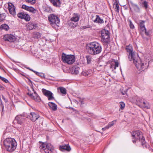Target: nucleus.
I'll return each instance as SVG.
<instances>
[{
	"label": "nucleus",
	"mask_w": 153,
	"mask_h": 153,
	"mask_svg": "<svg viewBox=\"0 0 153 153\" xmlns=\"http://www.w3.org/2000/svg\"><path fill=\"white\" fill-rule=\"evenodd\" d=\"M86 49L88 52L91 55H96L100 53L102 51L101 45L97 42L90 43L86 45Z\"/></svg>",
	"instance_id": "f257e3e1"
},
{
	"label": "nucleus",
	"mask_w": 153,
	"mask_h": 153,
	"mask_svg": "<svg viewBox=\"0 0 153 153\" xmlns=\"http://www.w3.org/2000/svg\"><path fill=\"white\" fill-rule=\"evenodd\" d=\"M132 59L133 63L135 65L137 70L142 71L147 68L149 65V61L145 60L141 61L137 56Z\"/></svg>",
	"instance_id": "f03ea898"
},
{
	"label": "nucleus",
	"mask_w": 153,
	"mask_h": 153,
	"mask_svg": "<svg viewBox=\"0 0 153 153\" xmlns=\"http://www.w3.org/2000/svg\"><path fill=\"white\" fill-rule=\"evenodd\" d=\"M4 144L7 151L12 152L16 149L17 145L15 140L11 138H6L4 141Z\"/></svg>",
	"instance_id": "7ed1b4c3"
},
{
	"label": "nucleus",
	"mask_w": 153,
	"mask_h": 153,
	"mask_svg": "<svg viewBox=\"0 0 153 153\" xmlns=\"http://www.w3.org/2000/svg\"><path fill=\"white\" fill-rule=\"evenodd\" d=\"M48 20L51 25L54 28H56L59 27L60 19L56 15L52 14L48 17Z\"/></svg>",
	"instance_id": "20e7f679"
},
{
	"label": "nucleus",
	"mask_w": 153,
	"mask_h": 153,
	"mask_svg": "<svg viewBox=\"0 0 153 153\" xmlns=\"http://www.w3.org/2000/svg\"><path fill=\"white\" fill-rule=\"evenodd\" d=\"M62 60L64 63L68 65L72 64L75 61L74 56L71 54H67L64 53H62Z\"/></svg>",
	"instance_id": "39448f33"
},
{
	"label": "nucleus",
	"mask_w": 153,
	"mask_h": 153,
	"mask_svg": "<svg viewBox=\"0 0 153 153\" xmlns=\"http://www.w3.org/2000/svg\"><path fill=\"white\" fill-rule=\"evenodd\" d=\"M131 134L135 139L139 140V141L141 142L142 146H143L145 145L146 142L144 137L143 135L142 132L138 130L132 132Z\"/></svg>",
	"instance_id": "423d86ee"
},
{
	"label": "nucleus",
	"mask_w": 153,
	"mask_h": 153,
	"mask_svg": "<svg viewBox=\"0 0 153 153\" xmlns=\"http://www.w3.org/2000/svg\"><path fill=\"white\" fill-rule=\"evenodd\" d=\"M102 41L104 44L108 43L110 42L109 32L108 30H103L101 31Z\"/></svg>",
	"instance_id": "0eeeda50"
},
{
	"label": "nucleus",
	"mask_w": 153,
	"mask_h": 153,
	"mask_svg": "<svg viewBox=\"0 0 153 153\" xmlns=\"http://www.w3.org/2000/svg\"><path fill=\"white\" fill-rule=\"evenodd\" d=\"M126 51L129 53L128 55V58L130 61L132 60V59L134 58L137 56L135 54V52L133 51V48L132 45H131L126 46Z\"/></svg>",
	"instance_id": "6e6552de"
},
{
	"label": "nucleus",
	"mask_w": 153,
	"mask_h": 153,
	"mask_svg": "<svg viewBox=\"0 0 153 153\" xmlns=\"http://www.w3.org/2000/svg\"><path fill=\"white\" fill-rule=\"evenodd\" d=\"M134 100H135L137 102V103H140V105H141L142 107L145 108L147 109L149 108H150V105L147 102H142V100L137 96H135L134 97Z\"/></svg>",
	"instance_id": "1a4fd4ad"
},
{
	"label": "nucleus",
	"mask_w": 153,
	"mask_h": 153,
	"mask_svg": "<svg viewBox=\"0 0 153 153\" xmlns=\"http://www.w3.org/2000/svg\"><path fill=\"white\" fill-rule=\"evenodd\" d=\"M15 121H16L18 125L21 126H23L25 125V120L21 115H18L16 116Z\"/></svg>",
	"instance_id": "9d476101"
},
{
	"label": "nucleus",
	"mask_w": 153,
	"mask_h": 153,
	"mask_svg": "<svg viewBox=\"0 0 153 153\" xmlns=\"http://www.w3.org/2000/svg\"><path fill=\"white\" fill-rule=\"evenodd\" d=\"M42 91L43 94L48 97V100H51L54 99L53 94L51 91L45 89H42Z\"/></svg>",
	"instance_id": "9b49d317"
},
{
	"label": "nucleus",
	"mask_w": 153,
	"mask_h": 153,
	"mask_svg": "<svg viewBox=\"0 0 153 153\" xmlns=\"http://www.w3.org/2000/svg\"><path fill=\"white\" fill-rule=\"evenodd\" d=\"M18 17L22 19H24L26 21H29L30 20V17L29 15L24 12H20L17 14Z\"/></svg>",
	"instance_id": "f8f14e48"
},
{
	"label": "nucleus",
	"mask_w": 153,
	"mask_h": 153,
	"mask_svg": "<svg viewBox=\"0 0 153 153\" xmlns=\"http://www.w3.org/2000/svg\"><path fill=\"white\" fill-rule=\"evenodd\" d=\"M8 9L10 14L14 16L16 15L15 8L13 4L11 3H8Z\"/></svg>",
	"instance_id": "ddd939ff"
},
{
	"label": "nucleus",
	"mask_w": 153,
	"mask_h": 153,
	"mask_svg": "<svg viewBox=\"0 0 153 153\" xmlns=\"http://www.w3.org/2000/svg\"><path fill=\"white\" fill-rule=\"evenodd\" d=\"M53 146L51 143H47L44 152L45 153H53Z\"/></svg>",
	"instance_id": "4468645a"
},
{
	"label": "nucleus",
	"mask_w": 153,
	"mask_h": 153,
	"mask_svg": "<svg viewBox=\"0 0 153 153\" xmlns=\"http://www.w3.org/2000/svg\"><path fill=\"white\" fill-rule=\"evenodd\" d=\"M22 8L32 13H36L37 10L34 8L31 7H29L25 4L22 6Z\"/></svg>",
	"instance_id": "2eb2a0df"
},
{
	"label": "nucleus",
	"mask_w": 153,
	"mask_h": 153,
	"mask_svg": "<svg viewBox=\"0 0 153 153\" xmlns=\"http://www.w3.org/2000/svg\"><path fill=\"white\" fill-rule=\"evenodd\" d=\"M3 39L4 40L10 42H14L15 40L14 36L12 35L8 34L5 35L3 38Z\"/></svg>",
	"instance_id": "dca6fc26"
},
{
	"label": "nucleus",
	"mask_w": 153,
	"mask_h": 153,
	"mask_svg": "<svg viewBox=\"0 0 153 153\" xmlns=\"http://www.w3.org/2000/svg\"><path fill=\"white\" fill-rule=\"evenodd\" d=\"M30 117L32 121L35 122L39 117V116L37 113L31 112L30 113Z\"/></svg>",
	"instance_id": "f3484780"
},
{
	"label": "nucleus",
	"mask_w": 153,
	"mask_h": 153,
	"mask_svg": "<svg viewBox=\"0 0 153 153\" xmlns=\"http://www.w3.org/2000/svg\"><path fill=\"white\" fill-rule=\"evenodd\" d=\"M29 96L36 101L39 102L40 100V97L38 95L36 92L33 94L32 93H29Z\"/></svg>",
	"instance_id": "a211bd4d"
},
{
	"label": "nucleus",
	"mask_w": 153,
	"mask_h": 153,
	"mask_svg": "<svg viewBox=\"0 0 153 153\" xmlns=\"http://www.w3.org/2000/svg\"><path fill=\"white\" fill-rule=\"evenodd\" d=\"M79 68L75 66L72 67L71 70V72L73 74H77L79 73Z\"/></svg>",
	"instance_id": "6ab92c4d"
},
{
	"label": "nucleus",
	"mask_w": 153,
	"mask_h": 153,
	"mask_svg": "<svg viewBox=\"0 0 153 153\" xmlns=\"http://www.w3.org/2000/svg\"><path fill=\"white\" fill-rule=\"evenodd\" d=\"M36 24L30 22H29L26 25L27 29L28 30H31L36 27Z\"/></svg>",
	"instance_id": "aec40b11"
},
{
	"label": "nucleus",
	"mask_w": 153,
	"mask_h": 153,
	"mask_svg": "<svg viewBox=\"0 0 153 153\" xmlns=\"http://www.w3.org/2000/svg\"><path fill=\"white\" fill-rule=\"evenodd\" d=\"M93 21L95 23H98L102 24L104 23L103 19H101L98 15L96 16V18Z\"/></svg>",
	"instance_id": "412c9836"
},
{
	"label": "nucleus",
	"mask_w": 153,
	"mask_h": 153,
	"mask_svg": "<svg viewBox=\"0 0 153 153\" xmlns=\"http://www.w3.org/2000/svg\"><path fill=\"white\" fill-rule=\"evenodd\" d=\"M59 149L60 150H65L68 152H69L71 148L68 144L62 146H60Z\"/></svg>",
	"instance_id": "4be33fe9"
},
{
	"label": "nucleus",
	"mask_w": 153,
	"mask_h": 153,
	"mask_svg": "<svg viewBox=\"0 0 153 153\" xmlns=\"http://www.w3.org/2000/svg\"><path fill=\"white\" fill-rule=\"evenodd\" d=\"M53 5L56 7H59L61 2L59 0H49Z\"/></svg>",
	"instance_id": "5701e85b"
},
{
	"label": "nucleus",
	"mask_w": 153,
	"mask_h": 153,
	"mask_svg": "<svg viewBox=\"0 0 153 153\" xmlns=\"http://www.w3.org/2000/svg\"><path fill=\"white\" fill-rule=\"evenodd\" d=\"M113 6L116 12L118 13L119 11V6L118 4L117 0H114L113 1Z\"/></svg>",
	"instance_id": "b1692460"
},
{
	"label": "nucleus",
	"mask_w": 153,
	"mask_h": 153,
	"mask_svg": "<svg viewBox=\"0 0 153 153\" xmlns=\"http://www.w3.org/2000/svg\"><path fill=\"white\" fill-rule=\"evenodd\" d=\"M50 108L52 110L55 111L57 109V106L54 103L50 102L48 103Z\"/></svg>",
	"instance_id": "393cba45"
},
{
	"label": "nucleus",
	"mask_w": 153,
	"mask_h": 153,
	"mask_svg": "<svg viewBox=\"0 0 153 153\" xmlns=\"http://www.w3.org/2000/svg\"><path fill=\"white\" fill-rule=\"evenodd\" d=\"M79 16L77 13H74L73 16L71 18V21L76 22L79 21Z\"/></svg>",
	"instance_id": "a878e982"
},
{
	"label": "nucleus",
	"mask_w": 153,
	"mask_h": 153,
	"mask_svg": "<svg viewBox=\"0 0 153 153\" xmlns=\"http://www.w3.org/2000/svg\"><path fill=\"white\" fill-rule=\"evenodd\" d=\"M131 4L132 7L135 12H140V8L137 4H134L132 2L131 3Z\"/></svg>",
	"instance_id": "bb28decb"
},
{
	"label": "nucleus",
	"mask_w": 153,
	"mask_h": 153,
	"mask_svg": "<svg viewBox=\"0 0 153 153\" xmlns=\"http://www.w3.org/2000/svg\"><path fill=\"white\" fill-rule=\"evenodd\" d=\"M139 26L141 29L142 31H144L146 30V28L145 26L144 23L145 22L143 20H139Z\"/></svg>",
	"instance_id": "cd10ccee"
},
{
	"label": "nucleus",
	"mask_w": 153,
	"mask_h": 153,
	"mask_svg": "<svg viewBox=\"0 0 153 153\" xmlns=\"http://www.w3.org/2000/svg\"><path fill=\"white\" fill-rule=\"evenodd\" d=\"M58 91L60 90V92L63 95H65L67 93V90L65 88L63 87H60L57 88Z\"/></svg>",
	"instance_id": "c85d7f7f"
},
{
	"label": "nucleus",
	"mask_w": 153,
	"mask_h": 153,
	"mask_svg": "<svg viewBox=\"0 0 153 153\" xmlns=\"http://www.w3.org/2000/svg\"><path fill=\"white\" fill-rule=\"evenodd\" d=\"M128 90V88H127L126 87H122L120 89V91L122 94L123 95L127 94V92Z\"/></svg>",
	"instance_id": "c756f323"
},
{
	"label": "nucleus",
	"mask_w": 153,
	"mask_h": 153,
	"mask_svg": "<svg viewBox=\"0 0 153 153\" xmlns=\"http://www.w3.org/2000/svg\"><path fill=\"white\" fill-rule=\"evenodd\" d=\"M39 143H40V146L39 148L40 149H42L44 151H45V149L46 147V144L47 143H42L41 142H39Z\"/></svg>",
	"instance_id": "7c9ffc66"
},
{
	"label": "nucleus",
	"mask_w": 153,
	"mask_h": 153,
	"mask_svg": "<svg viewBox=\"0 0 153 153\" xmlns=\"http://www.w3.org/2000/svg\"><path fill=\"white\" fill-rule=\"evenodd\" d=\"M28 92L27 94L29 95V93H32V94H33L34 93L36 92V91L34 90V88H33V87H28Z\"/></svg>",
	"instance_id": "2f4dec72"
},
{
	"label": "nucleus",
	"mask_w": 153,
	"mask_h": 153,
	"mask_svg": "<svg viewBox=\"0 0 153 153\" xmlns=\"http://www.w3.org/2000/svg\"><path fill=\"white\" fill-rule=\"evenodd\" d=\"M88 64H90L93 60L92 57L90 55L87 56H86Z\"/></svg>",
	"instance_id": "473e14b6"
},
{
	"label": "nucleus",
	"mask_w": 153,
	"mask_h": 153,
	"mask_svg": "<svg viewBox=\"0 0 153 153\" xmlns=\"http://www.w3.org/2000/svg\"><path fill=\"white\" fill-rule=\"evenodd\" d=\"M41 34L39 32H35L33 33V36L34 38L39 39L41 37Z\"/></svg>",
	"instance_id": "72a5a7b5"
},
{
	"label": "nucleus",
	"mask_w": 153,
	"mask_h": 153,
	"mask_svg": "<svg viewBox=\"0 0 153 153\" xmlns=\"http://www.w3.org/2000/svg\"><path fill=\"white\" fill-rule=\"evenodd\" d=\"M36 74L39 76H40L42 78H45V75L43 73H39L37 71L36 72Z\"/></svg>",
	"instance_id": "f704fd0d"
},
{
	"label": "nucleus",
	"mask_w": 153,
	"mask_h": 153,
	"mask_svg": "<svg viewBox=\"0 0 153 153\" xmlns=\"http://www.w3.org/2000/svg\"><path fill=\"white\" fill-rule=\"evenodd\" d=\"M0 28L5 30H7L9 29L8 26L6 24H2L0 27Z\"/></svg>",
	"instance_id": "c9c22d12"
},
{
	"label": "nucleus",
	"mask_w": 153,
	"mask_h": 153,
	"mask_svg": "<svg viewBox=\"0 0 153 153\" xmlns=\"http://www.w3.org/2000/svg\"><path fill=\"white\" fill-rule=\"evenodd\" d=\"M73 21H71V22L69 23V25L71 27H74L76 26L77 25V23L76 22L73 23Z\"/></svg>",
	"instance_id": "e433bc0d"
},
{
	"label": "nucleus",
	"mask_w": 153,
	"mask_h": 153,
	"mask_svg": "<svg viewBox=\"0 0 153 153\" xmlns=\"http://www.w3.org/2000/svg\"><path fill=\"white\" fill-rule=\"evenodd\" d=\"M120 109L121 110L124 109L125 107V104L122 102H120Z\"/></svg>",
	"instance_id": "4c0bfd02"
},
{
	"label": "nucleus",
	"mask_w": 153,
	"mask_h": 153,
	"mask_svg": "<svg viewBox=\"0 0 153 153\" xmlns=\"http://www.w3.org/2000/svg\"><path fill=\"white\" fill-rule=\"evenodd\" d=\"M115 122L116 120H114V121H113L110 123H109L107 125V127L106 128H109L111 127V126H113L114 124V122Z\"/></svg>",
	"instance_id": "58836bf2"
},
{
	"label": "nucleus",
	"mask_w": 153,
	"mask_h": 153,
	"mask_svg": "<svg viewBox=\"0 0 153 153\" xmlns=\"http://www.w3.org/2000/svg\"><path fill=\"white\" fill-rule=\"evenodd\" d=\"M142 4L146 9L148 8V2L146 1H144L142 3Z\"/></svg>",
	"instance_id": "ea45409f"
},
{
	"label": "nucleus",
	"mask_w": 153,
	"mask_h": 153,
	"mask_svg": "<svg viewBox=\"0 0 153 153\" xmlns=\"http://www.w3.org/2000/svg\"><path fill=\"white\" fill-rule=\"evenodd\" d=\"M25 1L32 4H33L36 3V1L34 0H25Z\"/></svg>",
	"instance_id": "a19ab883"
},
{
	"label": "nucleus",
	"mask_w": 153,
	"mask_h": 153,
	"mask_svg": "<svg viewBox=\"0 0 153 153\" xmlns=\"http://www.w3.org/2000/svg\"><path fill=\"white\" fill-rule=\"evenodd\" d=\"M109 67L110 69H111L112 71H113L114 70H115L116 69V68L114 64H113L112 63H110Z\"/></svg>",
	"instance_id": "79ce46f5"
},
{
	"label": "nucleus",
	"mask_w": 153,
	"mask_h": 153,
	"mask_svg": "<svg viewBox=\"0 0 153 153\" xmlns=\"http://www.w3.org/2000/svg\"><path fill=\"white\" fill-rule=\"evenodd\" d=\"M0 79H1L2 80L4 81L5 83H7L9 82V81L8 80H7V79L4 77L1 76H0Z\"/></svg>",
	"instance_id": "37998d69"
},
{
	"label": "nucleus",
	"mask_w": 153,
	"mask_h": 153,
	"mask_svg": "<svg viewBox=\"0 0 153 153\" xmlns=\"http://www.w3.org/2000/svg\"><path fill=\"white\" fill-rule=\"evenodd\" d=\"M129 25H130V28L133 29L134 28V25L131 22V21H130Z\"/></svg>",
	"instance_id": "c03bdc74"
},
{
	"label": "nucleus",
	"mask_w": 153,
	"mask_h": 153,
	"mask_svg": "<svg viewBox=\"0 0 153 153\" xmlns=\"http://www.w3.org/2000/svg\"><path fill=\"white\" fill-rule=\"evenodd\" d=\"M114 62V64L115 66V68H116V67H118L119 65V63L117 61H115Z\"/></svg>",
	"instance_id": "a18cd8bd"
},
{
	"label": "nucleus",
	"mask_w": 153,
	"mask_h": 153,
	"mask_svg": "<svg viewBox=\"0 0 153 153\" xmlns=\"http://www.w3.org/2000/svg\"><path fill=\"white\" fill-rule=\"evenodd\" d=\"M2 97L3 99L4 100V101L5 102H7V99H6L3 96H2Z\"/></svg>",
	"instance_id": "49530a36"
},
{
	"label": "nucleus",
	"mask_w": 153,
	"mask_h": 153,
	"mask_svg": "<svg viewBox=\"0 0 153 153\" xmlns=\"http://www.w3.org/2000/svg\"><path fill=\"white\" fill-rule=\"evenodd\" d=\"M2 97L3 99L4 100V101L5 102H7V99H6L3 96H2Z\"/></svg>",
	"instance_id": "de8ad7c7"
},
{
	"label": "nucleus",
	"mask_w": 153,
	"mask_h": 153,
	"mask_svg": "<svg viewBox=\"0 0 153 153\" xmlns=\"http://www.w3.org/2000/svg\"><path fill=\"white\" fill-rule=\"evenodd\" d=\"M107 127V126H106L104 128H102V130L103 131H105V130H106V129H108V128H106V127Z\"/></svg>",
	"instance_id": "09e8293b"
},
{
	"label": "nucleus",
	"mask_w": 153,
	"mask_h": 153,
	"mask_svg": "<svg viewBox=\"0 0 153 153\" xmlns=\"http://www.w3.org/2000/svg\"><path fill=\"white\" fill-rule=\"evenodd\" d=\"M144 31L146 34L147 35V36H148L149 35V33L148 32H147L146 31V29L145 30H144V31Z\"/></svg>",
	"instance_id": "8fccbe9b"
},
{
	"label": "nucleus",
	"mask_w": 153,
	"mask_h": 153,
	"mask_svg": "<svg viewBox=\"0 0 153 153\" xmlns=\"http://www.w3.org/2000/svg\"><path fill=\"white\" fill-rule=\"evenodd\" d=\"M3 19L1 17V15L0 14V22L2 21Z\"/></svg>",
	"instance_id": "3c124183"
},
{
	"label": "nucleus",
	"mask_w": 153,
	"mask_h": 153,
	"mask_svg": "<svg viewBox=\"0 0 153 153\" xmlns=\"http://www.w3.org/2000/svg\"><path fill=\"white\" fill-rule=\"evenodd\" d=\"M3 87H0V90H3Z\"/></svg>",
	"instance_id": "603ef678"
},
{
	"label": "nucleus",
	"mask_w": 153,
	"mask_h": 153,
	"mask_svg": "<svg viewBox=\"0 0 153 153\" xmlns=\"http://www.w3.org/2000/svg\"><path fill=\"white\" fill-rule=\"evenodd\" d=\"M30 71H33V72H34V73H35V74H36V71H34V70H33V69H30Z\"/></svg>",
	"instance_id": "864d4df0"
},
{
	"label": "nucleus",
	"mask_w": 153,
	"mask_h": 153,
	"mask_svg": "<svg viewBox=\"0 0 153 153\" xmlns=\"http://www.w3.org/2000/svg\"><path fill=\"white\" fill-rule=\"evenodd\" d=\"M2 104V102L1 101V98H0V105H1Z\"/></svg>",
	"instance_id": "5fc2aeb1"
},
{
	"label": "nucleus",
	"mask_w": 153,
	"mask_h": 153,
	"mask_svg": "<svg viewBox=\"0 0 153 153\" xmlns=\"http://www.w3.org/2000/svg\"><path fill=\"white\" fill-rule=\"evenodd\" d=\"M132 142L133 143H134L135 142V140H133Z\"/></svg>",
	"instance_id": "6e6d98bb"
},
{
	"label": "nucleus",
	"mask_w": 153,
	"mask_h": 153,
	"mask_svg": "<svg viewBox=\"0 0 153 153\" xmlns=\"http://www.w3.org/2000/svg\"><path fill=\"white\" fill-rule=\"evenodd\" d=\"M27 69H29V70H30V69H31L30 68H28Z\"/></svg>",
	"instance_id": "4d7b16f0"
},
{
	"label": "nucleus",
	"mask_w": 153,
	"mask_h": 153,
	"mask_svg": "<svg viewBox=\"0 0 153 153\" xmlns=\"http://www.w3.org/2000/svg\"><path fill=\"white\" fill-rule=\"evenodd\" d=\"M152 1H153V0H152Z\"/></svg>",
	"instance_id": "13d9d810"
}]
</instances>
